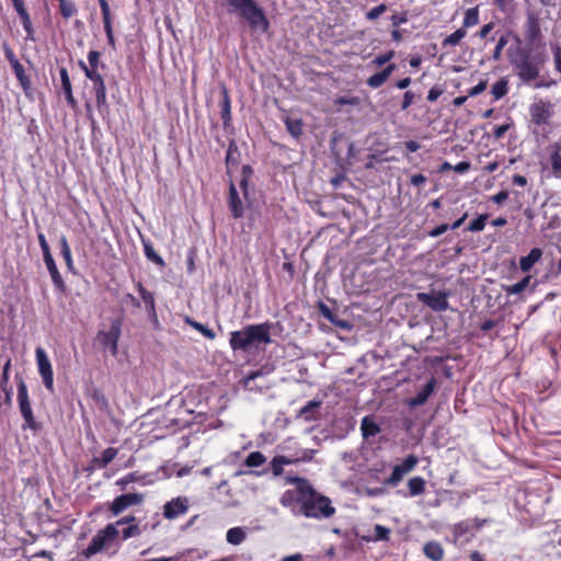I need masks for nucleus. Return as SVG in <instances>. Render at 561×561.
Instances as JSON below:
<instances>
[{"label":"nucleus","mask_w":561,"mask_h":561,"mask_svg":"<svg viewBox=\"0 0 561 561\" xmlns=\"http://www.w3.org/2000/svg\"><path fill=\"white\" fill-rule=\"evenodd\" d=\"M472 530V525L470 520H462L453 526V536H454V542L456 545L463 546L468 542H470L471 537H465L468 533Z\"/></svg>","instance_id":"4be33fe9"},{"label":"nucleus","mask_w":561,"mask_h":561,"mask_svg":"<svg viewBox=\"0 0 561 561\" xmlns=\"http://www.w3.org/2000/svg\"><path fill=\"white\" fill-rule=\"evenodd\" d=\"M541 37L539 19L535 14H528L525 24V38L534 44Z\"/></svg>","instance_id":"412c9836"},{"label":"nucleus","mask_w":561,"mask_h":561,"mask_svg":"<svg viewBox=\"0 0 561 561\" xmlns=\"http://www.w3.org/2000/svg\"><path fill=\"white\" fill-rule=\"evenodd\" d=\"M58 1H59L60 14L65 19H69L71 16H73L75 14H77L78 10H77V7L73 1H71V0H58Z\"/></svg>","instance_id":"de8ad7c7"},{"label":"nucleus","mask_w":561,"mask_h":561,"mask_svg":"<svg viewBox=\"0 0 561 561\" xmlns=\"http://www.w3.org/2000/svg\"><path fill=\"white\" fill-rule=\"evenodd\" d=\"M549 161H550L553 174L557 178H561V148L560 147H557V149L550 154Z\"/></svg>","instance_id":"3c124183"},{"label":"nucleus","mask_w":561,"mask_h":561,"mask_svg":"<svg viewBox=\"0 0 561 561\" xmlns=\"http://www.w3.org/2000/svg\"><path fill=\"white\" fill-rule=\"evenodd\" d=\"M443 93L444 90L439 85H434L430 89L426 99L428 102H435Z\"/></svg>","instance_id":"774afa93"},{"label":"nucleus","mask_w":561,"mask_h":561,"mask_svg":"<svg viewBox=\"0 0 561 561\" xmlns=\"http://www.w3.org/2000/svg\"><path fill=\"white\" fill-rule=\"evenodd\" d=\"M228 206H229L231 215L234 219H239L243 216V214H244L243 204L239 196L237 187L232 181L230 182V185H229Z\"/></svg>","instance_id":"a211bd4d"},{"label":"nucleus","mask_w":561,"mask_h":561,"mask_svg":"<svg viewBox=\"0 0 561 561\" xmlns=\"http://www.w3.org/2000/svg\"><path fill=\"white\" fill-rule=\"evenodd\" d=\"M113 547H119V530L116 525L107 524L93 536L89 546L82 550L81 556L90 559L94 554Z\"/></svg>","instance_id":"20e7f679"},{"label":"nucleus","mask_w":561,"mask_h":561,"mask_svg":"<svg viewBox=\"0 0 561 561\" xmlns=\"http://www.w3.org/2000/svg\"><path fill=\"white\" fill-rule=\"evenodd\" d=\"M295 462V460L286 457V456H275L272 460H271V470L273 472V474L275 477H279L283 474V471H284V466L285 465H290Z\"/></svg>","instance_id":"4c0bfd02"},{"label":"nucleus","mask_w":561,"mask_h":561,"mask_svg":"<svg viewBox=\"0 0 561 561\" xmlns=\"http://www.w3.org/2000/svg\"><path fill=\"white\" fill-rule=\"evenodd\" d=\"M253 174V169L249 164H244L241 171L240 188L243 193L244 198L249 195V181Z\"/></svg>","instance_id":"79ce46f5"},{"label":"nucleus","mask_w":561,"mask_h":561,"mask_svg":"<svg viewBox=\"0 0 561 561\" xmlns=\"http://www.w3.org/2000/svg\"><path fill=\"white\" fill-rule=\"evenodd\" d=\"M228 4L238 10L241 18L244 19L252 30L266 32L270 23L263 11L254 0H227Z\"/></svg>","instance_id":"7ed1b4c3"},{"label":"nucleus","mask_w":561,"mask_h":561,"mask_svg":"<svg viewBox=\"0 0 561 561\" xmlns=\"http://www.w3.org/2000/svg\"><path fill=\"white\" fill-rule=\"evenodd\" d=\"M374 538L375 540H383L387 541L390 538V529L382 526V525H376L374 529Z\"/></svg>","instance_id":"4d7b16f0"},{"label":"nucleus","mask_w":561,"mask_h":561,"mask_svg":"<svg viewBox=\"0 0 561 561\" xmlns=\"http://www.w3.org/2000/svg\"><path fill=\"white\" fill-rule=\"evenodd\" d=\"M394 70H396V65L389 64L380 72H377V73L370 76L367 79L366 83L368 84V87H370L373 89L380 88L389 79V77L392 75V72Z\"/></svg>","instance_id":"bb28decb"},{"label":"nucleus","mask_w":561,"mask_h":561,"mask_svg":"<svg viewBox=\"0 0 561 561\" xmlns=\"http://www.w3.org/2000/svg\"><path fill=\"white\" fill-rule=\"evenodd\" d=\"M38 373L43 379V383L49 392H54V371L50 360L42 347L35 351Z\"/></svg>","instance_id":"9d476101"},{"label":"nucleus","mask_w":561,"mask_h":561,"mask_svg":"<svg viewBox=\"0 0 561 561\" xmlns=\"http://www.w3.org/2000/svg\"><path fill=\"white\" fill-rule=\"evenodd\" d=\"M142 533L141 530V527L139 524H133V525H128L126 527H124L122 529V531H119V538H122V540H128L130 538H134V537H138L140 536Z\"/></svg>","instance_id":"8fccbe9b"},{"label":"nucleus","mask_w":561,"mask_h":561,"mask_svg":"<svg viewBox=\"0 0 561 561\" xmlns=\"http://www.w3.org/2000/svg\"><path fill=\"white\" fill-rule=\"evenodd\" d=\"M44 262H45V265L50 274L51 282L54 284L56 291L65 295L67 291V286H66V283L64 280L57 265H56V262H55L53 255L45 257Z\"/></svg>","instance_id":"f3484780"},{"label":"nucleus","mask_w":561,"mask_h":561,"mask_svg":"<svg viewBox=\"0 0 561 561\" xmlns=\"http://www.w3.org/2000/svg\"><path fill=\"white\" fill-rule=\"evenodd\" d=\"M479 23V8H469L465 12L462 28H468L477 25Z\"/></svg>","instance_id":"37998d69"},{"label":"nucleus","mask_w":561,"mask_h":561,"mask_svg":"<svg viewBox=\"0 0 561 561\" xmlns=\"http://www.w3.org/2000/svg\"><path fill=\"white\" fill-rule=\"evenodd\" d=\"M322 401L320 400H311L306 405H304L299 412L298 416L305 421H316L319 419V408L321 407Z\"/></svg>","instance_id":"cd10ccee"},{"label":"nucleus","mask_w":561,"mask_h":561,"mask_svg":"<svg viewBox=\"0 0 561 561\" xmlns=\"http://www.w3.org/2000/svg\"><path fill=\"white\" fill-rule=\"evenodd\" d=\"M31 561H53V554L50 551L42 550L32 554Z\"/></svg>","instance_id":"338daca9"},{"label":"nucleus","mask_w":561,"mask_h":561,"mask_svg":"<svg viewBox=\"0 0 561 561\" xmlns=\"http://www.w3.org/2000/svg\"><path fill=\"white\" fill-rule=\"evenodd\" d=\"M122 333V321L113 320L108 331L100 330L96 339L104 348H108L112 356L118 353V341Z\"/></svg>","instance_id":"423d86ee"},{"label":"nucleus","mask_w":561,"mask_h":561,"mask_svg":"<svg viewBox=\"0 0 561 561\" xmlns=\"http://www.w3.org/2000/svg\"><path fill=\"white\" fill-rule=\"evenodd\" d=\"M117 453H118V450L116 448L107 447L106 449H104L102 451L100 457H95L93 459V462L99 468H105L115 459V457L117 456Z\"/></svg>","instance_id":"c9c22d12"},{"label":"nucleus","mask_w":561,"mask_h":561,"mask_svg":"<svg viewBox=\"0 0 561 561\" xmlns=\"http://www.w3.org/2000/svg\"><path fill=\"white\" fill-rule=\"evenodd\" d=\"M287 131L296 139L304 133V123L300 118H291L289 116L284 119Z\"/></svg>","instance_id":"f704fd0d"},{"label":"nucleus","mask_w":561,"mask_h":561,"mask_svg":"<svg viewBox=\"0 0 561 561\" xmlns=\"http://www.w3.org/2000/svg\"><path fill=\"white\" fill-rule=\"evenodd\" d=\"M489 218L488 214L479 215L476 219H473L470 225L468 226V231H482L485 227L486 220Z\"/></svg>","instance_id":"603ef678"},{"label":"nucleus","mask_w":561,"mask_h":561,"mask_svg":"<svg viewBox=\"0 0 561 561\" xmlns=\"http://www.w3.org/2000/svg\"><path fill=\"white\" fill-rule=\"evenodd\" d=\"M37 239H38V243H39V247L42 249V252H43V259L53 255L51 252H50L49 244H48L44 233L39 232L38 236H37Z\"/></svg>","instance_id":"e2e57ef3"},{"label":"nucleus","mask_w":561,"mask_h":561,"mask_svg":"<svg viewBox=\"0 0 561 561\" xmlns=\"http://www.w3.org/2000/svg\"><path fill=\"white\" fill-rule=\"evenodd\" d=\"M144 253L146 257L151 261L152 263L157 264L160 267L165 266V262L162 259L161 255H159L156 250L153 249V245L150 241L144 242Z\"/></svg>","instance_id":"ea45409f"},{"label":"nucleus","mask_w":561,"mask_h":561,"mask_svg":"<svg viewBox=\"0 0 561 561\" xmlns=\"http://www.w3.org/2000/svg\"><path fill=\"white\" fill-rule=\"evenodd\" d=\"M59 75H60V80H61V89L65 93L66 101L71 108H76L77 101L72 93V85H71V81H70L67 68L61 67L59 69Z\"/></svg>","instance_id":"a878e982"},{"label":"nucleus","mask_w":561,"mask_h":561,"mask_svg":"<svg viewBox=\"0 0 561 561\" xmlns=\"http://www.w3.org/2000/svg\"><path fill=\"white\" fill-rule=\"evenodd\" d=\"M423 552L432 561H440L444 557V548L438 541L426 542Z\"/></svg>","instance_id":"c756f323"},{"label":"nucleus","mask_w":561,"mask_h":561,"mask_svg":"<svg viewBox=\"0 0 561 561\" xmlns=\"http://www.w3.org/2000/svg\"><path fill=\"white\" fill-rule=\"evenodd\" d=\"M102 19H103V25L110 26L112 25V15H111V9L108 2H104L100 4Z\"/></svg>","instance_id":"bf43d9fd"},{"label":"nucleus","mask_w":561,"mask_h":561,"mask_svg":"<svg viewBox=\"0 0 561 561\" xmlns=\"http://www.w3.org/2000/svg\"><path fill=\"white\" fill-rule=\"evenodd\" d=\"M387 11V5L385 3H381L379 5H376L374 8H371L367 13H366V19L369 20V21H375L377 20L382 13H385Z\"/></svg>","instance_id":"5fc2aeb1"},{"label":"nucleus","mask_w":561,"mask_h":561,"mask_svg":"<svg viewBox=\"0 0 561 561\" xmlns=\"http://www.w3.org/2000/svg\"><path fill=\"white\" fill-rule=\"evenodd\" d=\"M507 42H508V39H507L506 35H502L499 38V41L494 47V50H493V58L495 60L501 58L502 51H503L504 47L507 45Z\"/></svg>","instance_id":"13d9d810"},{"label":"nucleus","mask_w":561,"mask_h":561,"mask_svg":"<svg viewBox=\"0 0 561 561\" xmlns=\"http://www.w3.org/2000/svg\"><path fill=\"white\" fill-rule=\"evenodd\" d=\"M542 250L540 248H534L526 256H522L519 260V268L523 272H529L531 267L541 259Z\"/></svg>","instance_id":"c85d7f7f"},{"label":"nucleus","mask_w":561,"mask_h":561,"mask_svg":"<svg viewBox=\"0 0 561 561\" xmlns=\"http://www.w3.org/2000/svg\"><path fill=\"white\" fill-rule=\"evenodd\" d=\"M287 483L295 484L298 493L297 503L299 504L300 513L314 519L331 518L336 510L332 505L331 500L317 492L316 489L305 478L287 477Z\"/></svg>","instance_id":"f257e3e1"},{"label":"nucleus","mask_w":561,"mask_h":561,"mask_svg":"<svg viewBox=\"0 0 561 561\" xmlns=\"http://www.w3.org/2000/svg\"><path fill=\"white\" fill-rule=\"evenodd\" d=\"M190 500L186 496H176L168 501L162 507L165 519L173 520L185 515L190 510Z\"/></svg>","instance_id":"ddd939ff"},{"label":"nucleus","mask_w":561,"mask_h":561,"mask_svg":"<svg viewBox=\"0 0 561 561\" xmlns=\"http://www.w3.org/2000/svg\"><path fill=\"white\" fill-rule=\"evenodd\" d=\"M220 95H221V101L219 103L220 117H221L224 127L226 128L230 125L232 116H231V100H230V95H229V90L225 84L221 85Z\"/></svg>","instance_id":"aec40b11"},{"label":"nucleus","mask_w":561,"mask_h":561,"mask_svg":"<svg viewBox=\"0 0 561 561\" xmlns=\"http://www.w3.org/2000/svg\"><path fill=\"white\" fill-rule=\"evenodd\" d=\"M16 387H18V404L20 413L24 420V424L22 427L24 430L30 428L34 432H38L42 430V424L35 420L31 399L28 396L27 386L22 377L16 376Z\"/></svg>","instance_id":"39448f33"},{"label":"nucleus","mask_w":561,"mask_h":561,"mask_svg":"<svg viewBox=\"0 0 561 561\" xmlns=\"http://www.w3.org/2000/svg\"><path fill=\"white\" fill-rule=\"evenodd\" d=\"M393 57H394V51L389 50L385 54H380V55L376 56L371 60L370 64L375 67H381V66L386 65L387 62H389Z\"/></svg>","instance_id":"864d4df0"},{"label":"nucleus","mask_w":561,"mask_h":561,"mask_svg":"<svg viewBox=\"0 0 561 561\" xmlns=\"http://www.w3.org/2000/svg\"><path fill=\"white\" fill-rule=\"evenodd\" d=\"M419 463V458L415 455L407 456L403 461L396 465L391 474L385 480L386 485L397 486L405 474L411 472Z\"/></svg>","instance_id":"1a4fd4ad"},{"label":"nucleus","mask_w":561,"mask_h":561,"mask_svg":"<svg viewBox=\"0 0 561 561\" xmlns=\"http://www.w3.org/2000/svg\"><path fill=\"white\" fill-rule=\"evenodd\" d=\"M273 323L265 321L257 324H248L243 329L229 334V345L233 352L249 353L259 350L261 345L271 344V330Z\"/></svg>","instance_id":"f03ea898"},{"label":"nucleus","mask_w":561,"mask_h":561,"mask_svg":"<svg viewBox=\"0 0 561 561\" xmlns=\"http://www.w3.org/2000/svg\"><path fill=\"white\" fill-rule=\"evenodd\" d=\"M416 299L434 311L442 312L448 309L447 294L444 291L417 293Z\"/></svg>","instance_id":"4468645a"},{"label":"nucleus","mask_w":561,"mask_h":561,"mask_svg":"<svg viewBox=\"0 0 561 561\" xmlns=\"http://www.w3.org/2000/svg\"><path fill=\"white\" fill-rule=\"evenodd\" d=\"M16 65H13V71L14 75L20 82V85L22 87L23 91L27 93L32 88V82L28 76H26L24 67L21 62H15Z\"/></svg>","instance_id":"e433bc0d"},{"label":"nucleus","mask_w":561,"mask_h":561,"mask_svg":"<svg viewBox=\"0 0 561 561\" xmlns=\"http://www.w3.org/2000/svg\"><path fill=\"white\" fill-rule=\"evenodd\" d=\"M408 489L410 496H419L425 493L426 481L424 478L416 476L408 481Z\"/></svg>","instance_id":"473e14b6"},{"label":"nucleus","mask_w":561,"mask_h":561,"mask_svg":"<svg viewBox=\"0 0 561 561\" xmlns=\"http://www.w3.org/2000/svg\"><path fill=\"white\" fill-rule=\"evenodd\" d=\"M488 87L486 80H481L477 85L472 87L468 90V96H477L481 94L483 91H485Z\"/></svg>","instance_id":"69168bd1"},{"label":"nucleus","mask_w":561,"mask_h":561,"mask_svg":"<svg viewBox=\"0 0 561 561\" xmlns=\"http://www.w3.org/2000/svg\"><path fill=\"white\" fill-rule=\"evenodd\" d=\"M551 50L553 55L554 68L559 73H561V47L559 45H554L551 47Z\"/></svg>","instance_id":"0e129e2a"},{"label":"nucleus","mask_w":561,"mask_h":561,"mask_svg":"<svg viewBox=\"0 0 561 561\" xmlns=\"http://www.w3.org/2000/svg\"><path fill=\"white\" fill-rule=\"evenodd\" d=\"M466 34L467 32L462 27L456 30L454 33L444 38L443 46L447 47L458 45L460 41L466 36Z\"/></svg>","instance_id":"09e8293b"},{"label":"nucleus","mask_w":561,"mask_h":561,"mask_svg":"<svg viewBox=\"0 0 561 561\" xmlns=\"http://www.w3.org/2000/svg\"><path fill=\"white\" fill-rule=\"evenodd\" d=\"M101 53L98 50H90L88 54L89 65H85L83 61H79L80 68L83 70L85 77H89L90 73H100L99 67L104 68L105 65L100 61Z\"/></svg>","instance_id":"b1692460"},{"label":"nucleus","mask_w":561,"mask_h":561,"mask_svg":"<svg viewBox=\"0 0 561 561\" xmlns=\"http://www.w3.org/2000/svg\"><path fill=\"white\" fill-rule=\"evenodd\" d=\"M334 103L336 105L356 106L359 104V99L357 96H339L337 99H335Z\"/></svg>","instance_id":"680f3d73"},{"label":"nucleus","mask_w":561,"mask_h":561,"mask_svg":"<svg viewBox=\"0 0 561 561\" xmlns=\"http://www.w3.org/2000/svg\"><path fill=\"white\" fill-rule=\"evenodd\" d=\"M553 113L550 101L539 100L529 106L530 122L536 126L549 125Z\"/></svg>","instance_id":"0eeeda50"},{"label":"nucleus","mask_w":561,"mask_h":561,"mask_svg":"<svg viewBox=\"0 0 561 561\" xmlns=\"http://www.w3.org/2000/svg\"><path fill=\"white\" fill-rule=\"evenodd\" d=\"M239 149L237 144L231 140L228 145L227 152H226V167H227V173L230 174V170L232 167L238 165L239 163Z\"/></svg>","instance_id":"72a5a7b5"},{"label":"nucleus","mask_w":561,"mask_h":561,"mask_svg":"<svg viewBox=\"0 0 561 561\" xmlns=\"http://www.w3.org/2000/svg\"><path fill=\"white\" fill-rule=\"evenodd\" d=\"M266 457L261 451H252L244 459V466L249 468L260 467L265 463Z\"/></svg>","instance_id":"49530a36"},{"label":"nucleus","mask_w":561,"mask_h":561,"mask_svg":"<svg viewBox=\"0 0 561 561\" xmlns=\"http://www.w3.org/2000/svg\"><path fill=\"white\" fill-rule=\"evenodd\" d=\"M135 287L145 305V309L149 318L152 319L154 322H158L154 294L148 290L141 282H137L135 284Z\"/></svg>","instance_id":"dca6fc26"},{"label":"nucleus","mask_w":561,"mask_h":561,"mask_svg":"<svg viewBox=\"0 0 561 561\" xmlns=\"http://www.w3.org/2000/svg\"><path fill=\"white\" fill-rule=\"evenodd\" d=\"M102 19H103V25L110 26L112 25V15H111V9L108 2H104L100 4Z\"/></svg>","instance_id":"052dcab7"},{"label":"nucleus","mask_w":561,"mask_h":561,"mask_svg":"<svg viewBox=\"0 0 561 561\" xmlns=\"http://www.w3.org/2000/svg\"><path fill=\"white\" fill-rule=\"evenodd\" d=\"M92 81L93 92L95 95V105L100 114L104 115L108 113V103L106 96V87L103 76L101 73H90L87 77Z\"/></svg>","instance_id":"9b49d317"},{"label":"nucleus","mask_w":561,"mask_h":561,"mask_svg":"<svg viewBox=\"0 0 561 561\" xmlns=\"http://www.w3.org/2000/svg\"><path fill=\"white\" fill-rule=\"evenodd\" d=\"M317 308L320 314L335 327L340 329L351 328L350 323L346 320L340 319L323 301H319Z\"/></svg>","instance_id":"5701e85b"},{"label":"nucleus","mask_w":561,"mask_h":561,"mask_svg":"<svg viewBox=\"0 0 561 561\" xmlns=\"http://www.w3.org/2000/svg\"><path fill=\"white\" fill-rule=\"evenodd\" d=\"M435 387L436 379L434 377H431L430 380L423 387V389L419 391L416 396L409 401V404L411 407L423 405L428 400L430 396L434 392Z\"/></svg>","instance_id":"393cba45"},{"label":"nucleus","mask_w":561,"mask_h":561,"mask_svg":"<svg viewBox=\"0 0 561 561\" xmlns=\"http://www.w3.org/2000/svg\"><path fill=\"white\" fill-rule=\"evenodd\" d=\"M185 322L188 325H191L193 329L198 331L201 334H203L205 337H207L209 340L215 339V336H216L215 332L211 329H209L208 327H206L205 324L197 322L191 318H186Z\"/></svg>","instance_id":"a18cd8bd"},{"label":"nucleus","mask_w":561,"mask_h":561,"mask_svg":"<svg viewBox=\"0 0 561 561\" xmlns=\"http://www.w3.org/2000/svg\"><path fill=\"white\" fill-rule=\"evenodd\" d=\"M514 65L517 70V76L524 82H531L539 77V64L528 54L523 55Z\"/></svg>","instance_id":"6e6552de"},{"label":"nucleus","mask_w":561,"mask_h":561,"mask_svg":"<svg viewBox=\"0 0 561 561\" xmlns=\"http://www.w3.org/2000/svg\"><path fill=\"white\" fill-rule=\"evenodd\" d=\"M226 539L231 545H240L245 539V531L241 527H232L227 531Z\"/></svg>","instance_id":"c03bdc74"},{"label":"nucleus","mask_w":561,"mask_h":561,"mask_svg":"<svg viewBox=\"0 0 561 561\" xmlns=\"http://www.w3.org/2000/svg\"><path fill=\"white\" fill-rule=\"evenodd\" d=\"M11 358H9L2 369L0 377V408L2 405L10 407L12 404V387L10 386Z\"/></svg>","instance_id":"2eb2a0df"},{"label":"nucleus","mask_w":561,"mask_h":561,"mask_svg":"<svg viewBox=\"0 0 561 561\" xmlns=\"http://www.w3.org/2000/svg\"><path fill=\"white\" fill-rule=\"evenodd\" d=\"M409 21V15L407 11H402L400 13L392 14L390 16V22L392 27H398L402 24H405Z\"/></svg>","instance_id":"6e6d98bb"},{"label":"nucleus","mask_w":561,"mask_h":561,"mask_svg":"<svg viewBox=\"0 0 561 561\" xmlns=\"http://www.w3.org/2000/svg\"><path fill=\"white\" fill-rule=\"evenodd\" d=\"M13 8L15 9L19 18L21 19L24 31L26 32L27 38H33V24L31 16L25 8L24 0H11Z\"/></svg>","instance_id":"6ab92c4d"},{"label":"nucleus","mask_w":561,"mask_h":561,"mask_svg":"<svg viewBox=\"0 0 561 561\" xmlns=\"http://www.w3.org/2000/svg\"><path fill=\"white\" fill-rule=\"evenodd\" d=\"M491 93L495 101L503 99L508 93V80L501 78L493 84Z\"/></svg>","instance_id":"a19ab883"},{"label":"nucleus","mask_w":561,"mask_h":561,"mask_svg":"<svg viewBox=\"0 0 561 561\" xmlns=\"http://www.w3.org/2000/svg\"><path fill=\"white\" fill-rule=\"evenodd\" d=\"M144 502V494L141 493H124L114 499L108 505V511L114 516L121 515L127 508L140 505Z\"/></svg>","instance_id":"f8f14e48"},{"label":"nucleus","mask_w":561,"mask_h":561,"mask_svg":"<svg viewBox=\"0 0 561 561\" xmlns=\"http://www.w3.org/2000/svg\"><path fill=\"white\" fill-rule=\"evenodd\" d=\"M531 279L530 275L524 276L519 282L513 285H504L503 289L507 295H518L523 293L529 285Z\"/></svg>","instance_id":"58836bf2"},{"label":"nucleus","mask_w":561,"mask_h":561,"mask_svg":"<svg viewBox=\"0 0 561 561\" xmlns=\"http://www.w3.org/2000/svg\"><path fill=\"white\" fill-rule=\"evenodd\" d=\"M59 245H60V254L65 260L67 270L75 274L76 270H75V263H73V259H72V254H71V249H70V245L65 236L60 237Z\"/></svg>","instance_id":"2f4dec72"},{"label":"nucleus","mask_w":561,"mask_h":561,"mask_svg":"<svg viewBox=\"0 0 561 561\" xmlns=\"http://www.w3.org/2000/svg\"><path fill=\"white\" fill-rule=\"evenodd\" d=\"M362 435L365 439L376 436L380 433V426L371 416H364L360 422Z\"/></svg>","instance_id":"7c9ffc66"}]
</instances>
